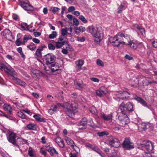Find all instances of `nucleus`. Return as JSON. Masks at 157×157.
<instances>
[{"label":"nucleus","mask_w":157,"mask_h":157,"mask_svg":"<svg viewBox=\"0 0 157 157\" xmlns=\"http://www.w3.org/2000/svg\"><path fill=\"white\" fill-rule=\"evenodd\" d=\"M87 30L94 37V41L96 43H99L103 39L104 36L101 27H94L91 25L88 27Z\"/></svg>","instance_id":"nucleus-1"},{"label":"nucleus","mask_w":157,"mask_h":157,"mask_svg":"<svg viewBox=\"0 0 157 157\" xmlns=\"http://www.w3.org/2000/svg\"><path fill=\"white\" fill-rule=\"evenodd\" d=\"M65 105L66 108L64 110L66 114L69 117H73L75 113L77 112V108L67 102H66Z\"/></svg>","instance_id":"nucleus-2"},{"label":"nucleus","mask_w":157,"mask_h":157,"mask_svg":"<svg viewBox=\"0 0 157 157\" xmlns=\"http://www.w3.org/2000/svg\"><path fill=\"white\" fill-rule=\"evenodd\" d=\"M119 109L123 112L127 113L128 111H133V105L132 103L130 102L126 103L122 102L119 106Z\"/></svg>","instance_id":"nucleus-3"},{"label":"nucleus","mask_w":157,"mask_h":157,"mask_svg":"<svg viewBox=\"0 0 157 157\" xmlns=\"http://www.w3.org/2000/svg\"><path fill=\"white\" fill-rule=\"evenodd\" d=\"M0 70H4L8 76H12V78L14 76H17V73L10 67H7L3 64H1L0 65Z\"/></svg>","instance_id":"nucleus-4"},{"label":"nucleus","mask_w":157,"mask_h":157,"mask_svg":"<svg viewBox=\"0 0 157 157\" xmlns=\"http://www.w3.org/2000/svg\"><path fill=\"white\" fill-rule=\"evenodd\" d=\"M7 138L8 141L14 145L18 147V145L17 142V137L16 133L13 132L9 131L7 134Z\"/></svg>","instance_id":"nucleus-5"},{"label":"nucleus","mask_w":157,"mask_h":157,"mask_svg":"<svg viewBox=\"0 0 157 157\" xmlns=\"http://www.w3.org/2000/svg\"><path fill=\"white\" fill-rule=\"evenodd\" d=\"M117 116L118 119L121 122L122 126L126 124L129 121V120L126 114V113L124 112H123L121 111V112L117 114Z\"/></svg>","instance_id":"nucleus-6"},{"label":"nucleus","mask_w":157,"mask_h":157,"mask_svg":"<svg viewBox=\"0 0 157 157\" xmlns=\"http://www.w3.org/2000/svg\"><path fill=\"white\" fill-rule=\"evenodd\" d=\"M108 43L111 44L114 46L118 47L121 44H126L125 41L121 40H119L116 35L113 37H110L108 39Z\"/></svg>","instance_id":"nucleus-7"},{"label":"nucleus","mask_w":157,"mask_h":157,"mask_svg":"<svg viewBox=\"0 0 157 157\" xmlns=\"http://www.w3.org/2000/svg\"><path fill=\"white\" fill-rule=\"evenodd\" d=\"M107 144L115 148L119 147L120 145L119 140L117 138L111 136L107 141Z\"/></svg>","instance_id":"nucleus-8"},{"label":"nucleus","mask_w":157,"mask_h":157,"mask_svg":"<svg viewBox=\"0 0 157 157\" xmlns=\"http://www.w3.org/2000/svg\"><path fill=\"white\" fill-rule=\"evenodd\" d=\"M19 4L25 10L31 11L33 10V8L28 0L19 1Z\"/></svg>","instance_id":"nucleus-9"},{"label":"nucleus","mask_w":157,"mask_h":157,"mask_svg":"<svg viewBox=\"0 0 157 157\" xmlns=\"http://www.w3.org/2000/svg\"><path fill=\"white\" fill-rule=\"evenodd\" d=\"M126 45H129L131 48L133 49H136L137 48H144V45L142 42H138L137 41L131 40L129 41Z\"/></svg>","instance_id":"nucleus-10"},{"label":"nucleus","mask_w":157,"mask_h":157,"mask_svg":"<svg viewBox=\"0 0 157 157\" xmlns=\"http://www.w3.org/2000/svg\"><path fill=\"white\" fill-rule=\"evenodd\" d=\"M138 148L140 149L145 148L148 152L151 151L153 149L152 143L149 141H147L145 144H140L138 145Z\"/></svg>","instance_id":"nucleus-11"},{"label":"nucleus","mask_w":157,"mask_h":157,"mask_svg":"<svg viewBox=\"0 0 157 157\" xmlns=\"http://www.w3.org/2000/svg\"><path fill=\"white\" fill-rule=\"evenodd\" d=\"M55 61L54 56L51 54H47L43 58V61L47 65L52 64Z\"/></svg>","instance_id":"nucleus-12"},{"label":"nucleus","mask_w":157,"mask_h":157,"mask_svg":"<svg viewBox=\"0 0 157 157\" xmlns=\"http://www.w3.org/2000/svg\"><path fill=\"white\" fill-rule=\"evenodd\" d=\"M152 125L149 123L142 122L139 124L138 129L140 132L145 131L147 129L150 128L151 129Z\"/></svg>","instance_id":"nucleus-13"},{"label":"nucleus","mask_w":157,"mask_h":157,"mask_svg":"<svg viewBox=\"0 0 157 157\" xmlns=\"http://www.w3.org/2000/svg\"><path fill=\"white\" fill-rule=\"evenodd\" d=\"M87 119L84 117L78 123L77 128L79 130H84L87 128Z\"/></svg>","instance_id":"nucleus-14"},{"label":"nucleus","mask_w":157,"mask_h":157,"mask_svg":"<svg viewBox=\"0 0 157 157\" xmlns=\"http://www.w3.org/2000/svg\"><path fill=\"white\" fill-rule=\"evenodd\" d=\"M122 146L123 148L129 150L134 148L133 144L130 142L129 138L124 140Z\"/></svg>","instance_id":"nucleus-15"},{"label":"nucleus","mask_w":157,"mask_h":157,"mask_svg":"<svg viewBox=\"0 0 157 157\" xmlns=\"http://www.w3.org/2000/svg\"><path fill=\"white\" fill-rule=\"evenodd\" d=\"M65 140L67 143L68 145H70L72 148L76 151L77 149H79L78 147L74 143L73 141L70 138L65 136Z\"/></svg>","instance_id":"nucleus-16"},{"label":"nucleus","mask_w":157,"mask_h":157,"mask_svg":"<svg viewBox=\"0 0 157 157\" xmlns=\"http://www.w3.org/2000/svg\"><path fill=\"white\" fill-rule=\"evenodd\" d=\"M57 41L56 42V47L59 48H61L63 45H64L66 42V41L64 40V38H61L59 37V38L57 39Z\"/></svg>","instance_id":"nucleus-17"},{"label":"nucleus","mask_w":157,"mask_h":157,"mask_svg":"<svg viewBox=\"0 0 157 157\" xmlns=\"http://www.w3.org/2000/svg\"><path fill=\"white\" fill-rule=\"evenodd\" d=\"M2 35L9 40L11 39L12 37V33L9 29H6L4 30L2 33Z\"/></svg>","instance_id":"nucleus-18"},{"label":"nucleus","mask_w":157,"mask_h":157,"mask_svg":"<svg viewBox=\"0 0 157 157\" xmlns=\"http://www.w3.org/2000/svg\"><path fill=\"white\" fill-rule=\"evenodd\" d=\"M130 94L128 92L124 91L122 93H118L117 97L122 100H128L129 98Z\"/></svg>","instance_id":"nucleus-19"},{"label":"nucleus","mask_w":157,"mask_h":157,"mask_svg":"<svg viewBox=\"0 0 157 157\" xmlns=\"http://www.w3.org/2000/svg\"><path fill=\"white\" fill-rule=\"evenodd\" d=\"M51 66L53 67V68H51V71L52 72L54 73L56 72V74H58L61 73V70L59 68V65L55 63H52L51 64Z\"/></svg>","instance_id":"nucleus-20"},{"label":"nucleus","mask_w":157,"mask_h":157,"mask_svg":"<svg viewBox=\"0 0 157 157\" xmlns=\"http://www.w3.org/2000/svg\"><path fill=\"white\" fill-rule=\"evenodd\" d=\"M101 117L105 121H109L111 120L113 118V115L111 114L106 115L103 113H101Z\"/></svg>","instance_id":"nucleus-21"},{"label":"nucleus","mask_w":157,"mask_h":157,"mask_svg":"<svg viewBox=\"0 0 157 157\" xmlns=\"http://www.w3.org/2000/svg\"><path fill=\"white\" fill-rule=\"evenodd\" d=\"M134 98L135 100L140 103L141 104L145 107H148L146 102L141 98L135 95Z\"/></svg>","instance_id":"nucleus-22"},{"label":"nucleus","mask_w":157,"mask_h":157,"mask_svg":"<svg viewBox=\"0 0 157 157\" xmlns=\"http://www.w3.org/2000/svg\"><path fill=\"white\" fill-rule=\"evenodd\" d=\"M4 110L10 114H12V108L11 105L8 104H5L3 106Z\"/></svg>","instance_id":"nucleus-23"},{"label":"nucleus","mask_w":157,"mask_h":157,"mask_svg":"<svg viewBox=\"0 0 157 157\" xmlns=\"http://www.w3.org/2000/svg\"><path fill=\"white\" fill-rule=\"evenodd\" d=\"M74 83L77 89L80 90L83 88V82L82 80L75 81Z\"/></svg>","instance_id":"nucleus-24"},{"label":"nucleus","mask_w":157,"mask_h":157,"mask_svg":"<svg viewBox=\"0 0 157 157\" xmlns=\"http://www.w3.org/2000/svg\"><path fill=\"white\" fill-rule=\"evenodd\" d=\"M59 109V108L57 105H54L51 106V109L48 110V112L51 114H52L54 113L57 112Z\"/></svg>","instance_id":"nucleus-25"},{"label":"nucleus","mask_w":157,"mask_h":157,"mask_svg":"<svg viewBox=\"0 0 157 157\" xmlns=\"http://www.w3.org/2000/svg\"><path fill=\"white\" fill-rule=\"evenodd\" d=\"M49 152L50 155L51 156H53L54 155L58 154V152L56 151L55 149L52 147H50L47 150Z\"/></svg>","instance_id":"nucleus-26"},{"label":"nucleus","mask_w":157,"mask_h":157,"mask_svg":"<svg viewBox=\"0 0 157 157\" xmlns=\"http://www.w3.org/2000/svg\"><path fill=\"white\" fill-rule=\"evenodd\" d=\"M35 120L39 122H45V119L44 118H41L39 114H36L33 116Z\"/></svg>","instance_id":"nucleus-27"},{"label":"nucleus","mask_w":157,"mask_h":157,"mask_svg":"<svg viewBox=\"0 0 157 157\" xmlns=\"http://www.w3.org/2000/svg\"><path fill=\"white\" fill-rule=\"evenodd\" d=\"M134 26L135 28H137L143 36L145 35V30L144 28L142 26H139L137 24L135 25Z\"/></svg>","instance_id":"nucleus-28"},{"label":"nucleus","mask_w":157,"mask_h":157,"mask_svg":"<svg viewBox=\"0 0 157 157\" xmlns=\"http://www.w3.org/2000/svg\"><path fill=\"white\" fill-rule=\"evenodd\" d=\"M21 25L22 30L29 31L30 32L33 31H31L29 30V25L23 22L21 23Z\"/></svg>","instance_id":"nucleus-29"},{"label":"nucleus","mask_w":157,"mask_h":157,"mask_svg":"<svg viewBox=\"0 0 157 157\" xmlns=\"http://www.w3.org/2000/svg\"><path fill=\"white\" fill-rule=\"evenodd\" d=\"M27 128L29 130H34L36 129V126L35 124L30 123L27 125Z\"/></svg>","instance_id":"nucleus-30"},{"label":"nucleus","mask_w":157,"mask_h":157,"mask_svg":"<svg viewBox=\"0 0 157 157\" xmlns=\"http://www.w3.org/2000/svg\"><path fill=\"white\" fill-rule=\"evenodd\" d=\"M116 35L119 40H121L122 41H124L125 40H124V34H123L121 32H119Z\"/></svg>","instance_id":"nucleus-31"},{"label":"nucleus","mask_w":157,"mask_h":157,"mask_svg":"<svg viewBox=\"0 0 157 157\" xmlns=\"http://www.w3.org/2000/svg\"><path fill=\"white\" fill-rule=\"evenodd\" d=\"M109 157H120L119 154L117 151L115 150H113L111 154L108 155Z\"/></svg>","instance_id":"nucleus-32"},{"label":"nucleus","mask_w":157,"mask_h":157,"mask_svg":"<svg viewBox=\"0 0 157 157\" xmlns=\"http://www.w3.org/2000/svg\"><path fill=\"white\" fill-rule=\"evenodd\" d=\"M17 115L22 119H27V118L26 117L25 114L22 112L19 111L17 112Z\"/></svg>","instance_id":"nucleus-33"},{"label":"nucleus","mask_w":157,"mask_h":157,"mask_svg":"<svg viewBox=\"0 0 157 157\" xmlns=\"http://www.w3.org/2000/svg\"><path fill=\"white\" fill-rule=\"evenodd\" d=\"M89 110L90 112L93 114L96 115L97 114L96 109L94 106L90 107L89 109Z\"/></svg>","instance_id":"nucleus-34"},{"label":"nucleus","mask_w":157,"mask_h":157,"mask_svg":"<svg viewBox=\"0 0 157 157\" xmlns=\"http://www.w3.org/2000/svg\"><path fill=\"white\" fill-rule=\"evenodd\" d=\"M27 47L31 51H33L36 48V45L33 43H31Z\"/></svg>","instance_id":"nucleus-35"},{"label":"nucleus","mask_w":157,"mask_h":157,"mask_svg":"<svg viewBox=\"0 0 157 157\" xmlns=\"http://www.w3.org/2000/svg\"><path fill=\"white\" fill-rule=\"evenodd\" d=\"M75 64L76 66L79 68L81 67L83 65L84 62L83 60H79L75 62Z\"/></svg>","instance_id":"nucleus-36"},{"label":"nucleus","mask_w":157,"mask_h":157,"mask_svg":"<svg viewBox=\"0 0 157 157\" xmlns=\"http://www.w3.org/2000/svg\"><path fill=\"white\" fill-rule=\"evenodd\" d=\"M86 146L87 147H89L90 148H91L94 151H97V150L98 148H97L94 145H93L89 143H87L86 144Z\"/></svg>","instance_id":"nucleus-37"},{"label":"nucleus","mask_w":157,"mask_h":157,"mask_svg":"<svg viewBox=\"0 0 157 157\" xmlns=\"http://www.w3.org/2000/svg\"><path fill=\"white\" fill-rule=\"evenodd\" d=\"M67 33V31L65 29H63L61 30V34L59 36L61 38H64V36Z\"/></svg>","instance_id":"nucleus-38"},{"label":"nucleus","mask_w":157,"mask_h":157,"mask_svg":"<svg viewBox=\"0 0 157 157\" xmlns=\"http://www.w3.org/2000/svg\"><path fill=\"white\" fill-rule=\"evenodd\" d=\"M28 154L31 157H36L33 151L32 148L31 147L29 148Z\"/></svg>","instance_id":"nucleus-39"},{"label":"nucleus","mask_w":157,"mask_h":157,"mask_svg":"<svg viewBox=\"0 0 157 157\" xmlns=\"http://www.w3.org/2000/svg\"><path fill=\"white\" fill-rule=\"evenodd\" d=\"M32 39V37L30 35H25L23 38V41L24 43L26 42L28 40Z\"/></svg>","instance_id":"nucleus-40"},{"label":"nucleus","mask_w":157,"mask_h":157,"mask_svg":"<svg viewBox=\"0 0 157 157\" xmlns=\"http://www.w3.org/2000/svg\"><path fill=\"white\" fill-rule=\"evenodd\" d=\"M79 19L81 20L83 23L86 24L88 22L87 20L85 17L83 15H80L79 17Z\"/></svg>","instance_id":"nucleus-41"},{"label":"nucleus","mask_w":157,"mask_h":157,"mask_svg":"<svg viewBox=\"0 0 157 157\" xmlns=\"http://www.w3.org/2000/svg\"><path fill=\"white\" fill-rule=\"evenodd\" d=\"M57 36V33L55 31H53L52 34L49 35V38L50 39H53L56 37Z\"/></svg>","instance_id":"nucleus-42"},{"label":"nucleus","mask_w":157,"mask_h":157,"mask_svg":"<svg viewBox=\"0 0 157 157\" xmlns=\"http://www.w3.org/2000/svg\"><path fill=\"white\" fill-rule=\"evenodd\" d=\"M96 63L98 66L102 67H103L104 66L103 62L99 59H98L97 60Z\"/></svg>","instance_id":"nucleus-43"},{"label":"nucleus","mask_w":157,"mask_h":157,"mask_svg":"<svg viewBox=\"0 0 157 157\" xmlns=\"http://www.w3.org/2000/svg\"><path fill=\"white\" fill-rule=\"evenodd\" d=\"M17 52L20 54L21 57L24 58L25 57V55L22 51V48L21 47H19L17 48Z\"/></svg>","instance_id":"nucleus-44"},{"label":"nucleus","mask_w":157,"mask_h":157,"mask_svg":"<svg viewBox=\"0 0 157 157\" xmlns=\"http://www.w3.org/2000/svg\"><path fill=\"white\" fill-rule=\"evenodd\" d=\"M76 40L80 42H83L85 41L86 38L84 36L82 37L77 36L76 37Z\"/></svg>","instance_id":"nucleus-45"},{"label":"nucleus","mask_w":157,"mask_h":157,"mask_svg":"<svg viewBox=\"0 0 157 157\" xmlns=\"http://www.w3.org/2000/svg\"><path fill=\"white\" fill-rule=\"evenodd\" d=\"M17 77V76H14L12 78L15 82L18 84H19L20 82H21V80L18 79Z\"/></svg>","instance_id":"nucleus-46"},{"label":"nucleus","mask_w":157,"mask_h":157,"mask_svg":"<svg viewBox=\"0 0 157 157\" xmlns=\"http://www.w3.org/2000/svg\"><path fill=\"white\" fill-rule=\"evenodd\" d=\"M17 139L19 140V142H20V144H26L27 142V140H26L23 139L21 138H17Z\"/></svg>","instance_id":"nucleus-47"},{"label":"nucleus","mask_w":157,"mask_h":157,"mask_svg":"<svg viewBox=\"0 0 157 157\" xmlns=\"http://www.w3.org/2000/svg\"><path fill=\"white\" fill-rule=\"evenodd\" d=\"M124 7V6L123 5L121 4L118 8L117 13H121Z\"/></svg>","instance_id":"nucleus-48"},{"label":"nucleus","mask_w":157,"mask_h":157,"mask_svg":"<svg viewBox=\"0 0 157 157\" xmlns=\"http://www.w3.org/2000/svg\"><path fill=\"white\" fill-rule=\"evenodd\" d=\"M108 133L107 132H103L98 133V135L100 136H102L105 135H108Z\"/></svg>","instance_id":"nucleus-49"},{"label":"nucleus","mask_w":157,"mask_h":157,"mask_svg":"<svg viewBox=\"0 0 157 157\" xmlns=\"http://www.w3.org/2000/svg\"><path fill=\"white\" fill-rule=\"evenodd\" d=\"M35 54L38 57H40L41 56V51L37 49L36 52Z\"/></svg>","instance_id":"nucleus-50"},{"label":"nucleus","mask_w":157,"mask_h":157,"mask_svg":"<svg viewBox=\"0 0 157 157\" xmlns=\"http://www.w3.org/2000/svg\"><path fill=\"white\" fill-rule=\"evenodd\" d=\"M73 24L75 25H78L79 24V22L78 20L75 18H74L73 19Z\"/></svg>","instance_id":"nucleus-51"},{"label":"nucleus","mask_w":157,"mask_h":157,"mask_svg":"<svg viewBox=\"0 0 157 157\" xmlns=\"http://www.w3.org/2000/svg\"><path fill=\"white\" fill-rule=\"evenodd\" d=\"M144 82L146 83V85H148L149 84L152 83H156V82L152 80V81H149L147 80H145L144 81Z\"/></svg>","instance_id":"nucleus-52"},{"label":"nucleus","mask_w":157,"mask_h":157,"mask_svg":"<svg viewBox=\"0 0 157 157\" xmlns=\"http://www.w3.org/2000/svg\"><path fill=\"white\" fill-rule=\"evenodd\" d=\"M66 103H65L64 104H63L61 103H57V105H57V106L59 107H59L61 106L63 108H64L65 109L66 108V106L65 105Z\"/></svg>","instance_id":"nucleus-53"},{"label":"nucleus","mask_w":157,"mask_h":157,"mask_svg":"<svg viewBox=\"0 0 157 157\" xmlns=\"http://www.w3.org/2000/svg\"><path fill=\"white\" fill-rule=\"evenodd\" d=\"M48 47L50 50H53L55 49V46L52 44H48Z\"/></svg>","instance_id":"nucleus-54"},{"label":"nucleus","mask_w":157,"mask_h":157,"mask_svg":"<svg viewBox=\"0 0 157 157\" xmlns=\"http://www.w3.org/2000/svg\"><path fill=\"white\" fill-rule=\"evenodd\" d=\"M78 29L79 31L81 33H82L86 31L85 28L82 26L79 27Z\"/></svg>","instance_id":"nucleus-55"},{"label":"nucleus","mask_w":157,"mask_h":157,"mask_svg":"<svg viewBox=\"0 0 157 157\" xmlns=\"http://www.w3.org/2000/svg\"><path fill=\"white\" fill-rule=\"evenodd\" d=\"M63 140L59 137H58L56 138L55 141L57 144H58Z\"/></svg>","instance_id":"nucleus-56"},{"label":"nucleus","mask_w":157,"mask_h":157,"mask_svg":"<svg viewBox=\"0 0 157 157\" xmlns=\"http://www.w3.org/2000/svg\"><path fill=\"white\" fill-rule=\"evenodd\" d=\"M90 79L92 81L94 82H98L99 81V79L96 78H94V77H92L90 78Z\"/></svg>","instance_id":"nucleus-57"},{"label":"nucleus","mask_w":157,"mask_h":157,"mask_svg":"<svg viewBox=\"0 0 157 157\" xmlns=\"http://www.w3.org/2000/svg\"><path fill=\"white\" fill-rule=\"evenodd\" d=\"M46 47L44 44H41L40 46L38 49H39V50H40L41 52L43 50V49L44 48H46Z\"/></svg>","instance_id":"nucleus-58"},{"label":"nucleus","mask_w":157,"mask_h":157,"mask_svg":"<svg viewBox=\"0 0 157 157\" xmlns=\"http://www.w3.org/2000/svg\"><path fill=\"white\" fill-rule=\"evenodd\" d=\"M96 93L97 95L99 97H101L102 94L100 90H98L96 91Z\"/></svg>","instance_id":"nucleus-59"},{"label":"nucleus","mask_w":157,"mask_h":157,"mask_svg":"<svg viewBox=\"0 0 157 157\" xmlns=\"http://www.w3.org/2000/svg\"><path fill=\"white\" fill-rule=\"evenodd\" d=\"M59 10H60V9L59 8L54 7L53 8V9L52 10V11L53 13H56V12L58 11Z\"/></svg>","instance_id":"nucleus-60"},{"label":"nucleus","mask_w":157,"mask_h":157,"mask_svg":"<svg viewBox=\"0 0 157 157\" xmlns=\"http://www.w3.org/2000/svg\"><path fill=\"white\" fill-rule=\"evenodd\" d=\"M22 111H23L24 112L27 114L30 115V116H31V114H32V112L29 110L28 109H24Z\"/></svg>","instance_id":"nucleus-61"},{"label":"nucleus","mask_w":157,"mask_h":157,"mask_svg":"<svg viewBox=\"0 0 157 157\" xmlns=\"http://www.w3.org/2000/svg\"><path fill=\"white\" fill-rule=\"evenodd\" d=\"M59 147L61 148H63L64 147V144L63 141L62 140V141L58 144Z\"/></svg>","instance_id":"nucleus-62"},{"label":"nucleus","mask_w":157,"mask_h":157,"mask_svg":"<svg viewBox=\"0 0 157 157\" xmlns=\"http://www.w3.org/2000/svg\"><path fill=\"white\" fill-rule=\"evenodd\" d=\"M97 151H96L102 157H105V154L103 153L101 151H100L98 149H97Z\"/></svg>","instance_id":"nucleus-63"},{"label":"nucleus","mask_w":157,"mask_h":157,"mask_svg":"<svg viewBox=\"0 0 157 157\" xmlns=\"http://www.w3.org/2000/svg\"><path fill=\"white\" fill-rule=\"evenodd\" d=\"M21 42L19 39H17L16 41L15 44L17 46H20L21 44Z\"/></svg>","instance_id":"nucleus-64"}]
</instances>
